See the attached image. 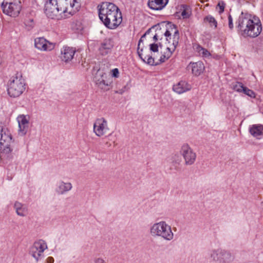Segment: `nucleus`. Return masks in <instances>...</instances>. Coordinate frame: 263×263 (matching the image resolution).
Segmentation results:
<instances>
[{
	"instance_id": "1",
	"label": "nucleus",
	"mask_w": 263,
	"mask_h": 263,
	"mask_svg": "<svg viewBox=\"0 0 263 263\" xmlns=\"http://www.w3.org/2000/svg\"><path fill=\"white\" fill-rule=\"evenodd\" d=\"M80 0H47L45 13L52 19L68 17L78 11Z\"/></svg>"
},
{
	"instance_id": "2",
	"label": "nucleus",
	"mask_w": 263,
	"mask_h": 263,
	"mask_svg": "<svg viewBox=\"0 0 263 263\" xmlns=\"http://www.w3.org/2000/svg\"><path fill=\"white\" fill-rule=\"evenodd\" d=\"M99 16L104 25L110 29L119 26L122 21V16L119 8L114 4L103 2L98 6Z\"/></svg>"
},
{
	"instance_id": "3",
	"label": "nucleus",
	"mask_w": 263,
	"mask_h": 263,
	"mask_svg": "<svg viewBox=\"0 0 263 263\" xmlns=\"http://www.w3.org/2000/svg\"><path fill=\"white\" fill-rule=\"evenodd\" d=\"M237 27L243 36L255 37L261 32L262 26L259 19L250 14L241 13L238 20Z\"/></svg>"
},
{
	"instance_id": "4",
	"label": "nucleus",
	"mask_w": 263,
	"mask_h": 263,
	"mask_svg": "<svg viewBox=\"0 0 263 263\" xmlns=\"http://www.w3.org/2000/svg\"><path fill=\"white\" fill-rule=\"evenodd\" d=\"M166 40V49L160 57L161 63L165 62L172 54L178 44L179 35V31L175 25H170L164 32Z\"/></svg>"
},
{
	"instance_id": "5",
	"label": "nucleus",
	"mask_w": 263,
	"mask_h": 263,
	"mask_svg": "<svg viewBox=\"0 0 263 263\" xmlns=\"http://www.w3.org/2000/svg\"><path fill=\"white\" fill-rule=\"evenodd\" d=\"M26 83L20 72H16L8 80L7 91L8 96L13 98L21 96L25 91Z\"/></svg>"
},
{
	"instance_id": "6",
	"label": "nucleus",
	"mask_w": 263,
	"mask_h": 263,
	"mask_svg": "<svg viewBox=\"0 0 263 263\" xmlns=\"http://www.w3.org/2000/svg\"><path fill=\"white\" fill-rule=\"evenodd\" d=\"M149 232L153 237L161 238L168 241L172 240L174 237L171 226L164 220L153 223L149 228Z\"/></svg>"
},
{
	"instance_id": "7",
	"label": "nucleus",
	"mask_w": 263,
	"mask_h": 263,
	"mask_svg": "<svg viewBox=\"0 0 263 263\" xmlns=\"http://www.w3.org/2000/svg\"><path fill=\"white\" fill-rule=\"evenodd\" d=\"M92 80L99 89L106 91L112 87V81L109 74L99 67H93L92 70Z\"/></svg>"
},
{
	"instance_id": "8",
	"label": "nucleus",
	"mask_w": 263,
	"mask_h": 263,
	"mask_svg": "<svg viewBox=\"0 0 263 263\" xmlns=\"http://www.w3.org/2000/svg\"><path fill=\"white\" fill-rule=\"evenodd\" d=\"M210 258L215 263H231L234 260V256L229 251L222 248L211 250Z\"/></svg>"
},
{
	"instance_id": "9",
	"label": "nucleus",
	"mask_w": 263,
	"mask_h": 263,
	"mask_svg": "<svg viewBox=\"0 0 263 263\" xmlns=\"http://www.w3.org/2000/svg\"><path fill=\"white\" fill-rule=\"evenodd\" d=\"M47 248L46 241L40 239L35 241L30 247L29 254L37 262L44 257V252Z\"/></svg>"
},
{
	"instance_id": "10",
	"label": "nucleus",
	"mask_w": 263,
	"mask_h": 263,
	"mask_svg": "<svg viewBox=\"0 0 263 263\" xmlns=\"http://www.w3.org/2000/svg\"><path fill=\"white\" fill-rule=\"evenodd\" d=\"M179 153L186 165H191L196 161V153L189 144H183L180 147Z\"/></svg>"
},
{
	"instance_id": "11",
	"label": "nucleus",
	"mask_w": 263,
	"mask_h": 263,
	"mask_svg": "<svg viewBox=\"0 0 263 263\" xmlns=\"http://www.w3.org/2000/svg\"><path fill=\"white\" fill-rule=\"evenodd\" d=\"M13 141L10 134L4 133L0 137V156L10 154L13 151Z\"/></svg>"
},
{
	"instance_id": "12",
	"label": "nucleus",
	"mask_w": 263,
	"mask_h": 263,
	"mask_svg": "<svg viewBox=\"0 0 263 263\" xmlns=\"http://www.w3.org/2000/svg\"><path fill=\"white\" fill-rule=\"evenodd\" d=\"M3 12L10 16L16 17L19 14L21 10L20 2L6 3L2 4Z\"/></svg>"
},
{
	"instance_id": "13",
	"label": "nucleus",
	"mask_w": 263,
	"mask_h": 263,
	"mask_svg": "<svg viewBox=\"0 0 263 263\" xmlns=\"http://www.w3.org/2000/svg\"><path fill=\"white\" fill-rule=\"evenodd\" d=\"M107 121L104 118H101L96 120L93 124V130L98 137H101L109 131Z\"/></svg>"
},
{
	"instance_id": "14",
	"label": "nucleus",
	"mask_w": 263,
	"mask_h": 263,
	"mask_svg": "<svg viewBox=\"0 0 263 263\" xmlns=\"http://www.w3.org/2000/svg\"><path fill=\"white\" fill-rule=\"evenodd\" d=\"M16 119L18 124V134L24 136L27 133L29 127L30 117L28 115H20Z\"/></svg>"
},
{
	"instance_id": "15",
	"label": "nucleus",
	"mask_w": 263,
	"mask_h": 263,
	"mask_svg": "<svg viewBox=\"0 0 263 263\" xmlns=\"http://www.w3.org/2000/svg\"><path fill=\"white\" fill-rule=\"evenodd\" d=\"M36 48L41 51H51L54 48L53 44L48 42L44 37H37L34 40Z\"/></svg>"
},
{
	"instance_id": "16",
	"label": "nucleus",
	"mask_w": 263,
	"mask_h": 263,
	"mask_svg": "<svg viewBox=\"0 0 263 263\" xmlns=\"http://www.w3.org/2000/svg\"><path fill=\"white\" fill-rule=\"evenodd\" d=\"M76 52V49L72 47L64 46L61 49V59L62 61L68 63L73 59Z\"/></svg>"
},
{
	"instance_id": "17",
	"label": "nucleus",
	"mask_w": 263,
	"mask_h": 263,
	"mask_svg": "<svg viewBox=\"0 0 263 263\" xmlns=\"http://www.w3.org/2000/svg\"><path fill=\"white\" fill-rule=\"evenodd\" d=\"M72 189V184L71 182L60 180L56 185L55 192L59 195H63L70 191Z\"/></svg>"
},
{
	"instance_id": "18",
	"label": "nucleus",
	"mask_w": 263,
	"mask_h": 263,
	"mask_svg": "<svg viewBox=\"0 0 263 263\" xmlns=\"http://www.w3.org/2000/svg\"><path fill=\"white\" fill-rule=\"evenodd\" d=\"M149 30L147 31L146 33L142 35L141 38L139 41L138 46V53L140 58L146 64L153 66L154 63V59L152 56L145 54V51H144L143 48L140 49V44L142 42V38L144 37L147 33H148Z\"/></svg>"
},
{
	"instance_id": "19",
	"label": "nucleus",
	"mask_w": 263,
	"mask_h": 263,
	"mask_svg": "<svg viewBox=\"0 0 263 263\" xmlns=\"http://www.w3.org/2000/svg\"><path fill=\"white\" fill-rule=\"evenodd\" d=\"M192 86L185 81H180L173 85V90L178 94H182L190 91Z\"/></svg>"
},
{
	"instance_id": "20",
	"label": "nucleus",
	"mask_w": 263,
	"mask_h": 263,
	"mask_svg": "<svg viewBox=\"0 0 263 263\" xmlns=\"http://www.w3.org/2000/svg\"><path fill=\"white\" fill-rule=\"evenodd\" d=\"M251 135L257 139L263 138V125L253 124L249 128Z\"/></svg>"
},
{
	"instance_id": "21",
	"label": "nucleus",
	"mask_w": 263,
	"mask_h": 263,
	"mask_svg": "<svg viewBox=\"0 0 263 263\" xmlns=\"http://www.w3.org/2000/svg\"><path fill=\"white\" fill-rule=\"evenodd\" d=\"M168 0H148V6L153 10H160L168 3Z\"/></svg>"
},
{
	"instance_id": "22",
	"label": "nucleus",
	"mask_w": 263,
	"mask_h": 263,
	"mask_svg": "<svg viewBox=\"0 0 263 263\" xmlns=\"http://www.w3.org/2000/svg\"><path fill=\"white\" fill-rule=\"evenodd\" d=\"M14 208L17 215L20 216L24 217L28 214L27 206L21 202L16 201L14 204Z\"/></svg>"
},
{
	"instance_id": "23",
	"label": "nucleus",
	"mask_w": 263,
	"mask_h": 263,
	"mask_svg": "<svg viewBox=\"0 0 263 263\" xmlns=\"http://www.w3.org/2000/svg\"><path fill=\"white\" fill-rule=\"evenodd\" d=\"M113 47L112 42L110 39H106L102 43L100 51L102 54H107Z\"/></svg>"
},
{
	"instance_id": "24",
	"label": "nucleus",
	"mask_w": 263,
	"mask_h": 263,
	"mask_svg": "<svg viewBox=\"0 0 263 263\" xmlns=\"http://www.w3.org/2000/svg\"><path fill=\"white\" fill-rule=\"evenodd\" d=\"M196 51L203 58H209L211 55V53L207 49L202 47L200 45L197 46Z\"/></svg>"
},
{
	"instance_id": "25",
	"label": "nucleus",
	"mask_w": 263,
	"mask_h": 263,
	"mask_svg": "<svg viewBox=\"0 0 263 263\" xmlns=\"http://www.w3.org/2000/svg\"><path fill=\"white\" fill-rule=\"evenodd\" d=\"M244 87L245 86L242 83L238 82H236L232 85V88L233 89L238 92H242Z\"/></svg>"
},
{
	"instance_id": "26",
	"label": "nucleus",
	"mask_w": 263,
	"mask_h": 263,
	"mask_svg": "<svg viewBox=\"0 0 263 263\" xmlns=\"http://www.w3.org/2000/svg\"><path fill=\"white\" fill-rule=\"evenodd\" d=\"M204 21L208 22L210 26H214V28L217 27V22L212 16L208 15L204 18Z\"/></svg>"
},
{
	"instance_id": "27",
	"label": "nucleus",
	"mask_w": 263,
	"mask_h": 263,
	"mask_svg": "<svg viewBox=\"0 0 263 263\" xmlns=\"http://www.w3.org/2000/svg\"><path fill=\"white\" fill-rule=\"evenodd\" d=\"M109 76L111 78V80L112 81V79H117L120 76V72L118 68H114L111 69L109 73Z\"/></svg>"
},
{
	"instance_id": "28",
	"label": "nucleus",
	"mask_w": 263,
	"mask_h": 263,
	"mask_svg": "<svg viewBox=\"0 0 263 263\" xmlns=\"http://www.w3.org/2000/svg\"><path fill=\"white\" fill-rule=\"evenodd\" d=\"M204 70V67H192V72L196 76H199L203 72Z\"/></svg>"
},
{
	"instance_id": "29",
	"label": "nucleus",
	"mask_w": 263,
	"mask_h": 263,
	"mask_svg": "<svg viewBox=\"0 0 263 263\" xmlns=\"http://www.w3.org/2000/svg\"><path fill=\"white\" fill-rule=\"evenodd\" d=\"M242 92L252 98H255L256 97L255 92L246 86L244 87Z\"/></svg>"
},
{
	"instance_id": "30",
	"label": "nucleus",
	"mask_w": 263,
	"mask_h": 263,
	"mask_svg": "<svg viewBox=\"0 0 263 263\" xmlns=\"http://www.w3.org/2000/svg\"><path fill=\"white\" fill-rule=\"evenodd\" d=\"M225 6H226V4L224 3V2L220 1L218 2V3L216 6V10L220 14L223 12Z\"/></svg>"
},
{
	"instance_id": "31",
	"label": "nucleus",
	"mask_w": 263,
	"mask_h": 263,
	"mask_svg": "<svg viewBox=\"0 0 263 263\" xmlns=\"http://www.w3.org/2000/svg\"><path fill=\"white\" fill-rule=\"evenodd\" d=\"M191 12L187 9H184L181 12V15L184 18H188L190 16Z\"/></svg>"
},
{
	"instance_id": "32",
	"label": "nucleus",
	"mask_w": 263,
	"mask_h": 263,
	"mask_svg": "<svg viewBox=\"0 0 263 263\" xmlns=\"http://www.w3.org/2000/svg\"><path fill=\"white\" fill-rule=\"evenodd\" d=\"M150 50L153 52H157L158 50V46L157 44H152L150 45Z\"/></svg>"
},
{
	"instance_id": "33",
	"label": "nucleus",
	"mask_w": 263,
	"mask_h": 263,
	"mask_svg": "<svg viewBox=\"0 0 263 263\" xmlns=\"http://www.w3.org/2000/svg\"><path fill=\"white\" fill-rule=\"evenodd\" d=\"M228 21H229V27L230 29H232L233 28V18L230 14L228 16Z\"/></svg>"
},
{
	"instance_id": "34",
	"label": "nucleus",
	"mask_w": 263,
	"mask_h": 263,
	"mask_svg": "<svg viewBox=\"0 0 263 263\" xmlns=\"http://www.w3.org/2000/svg\"><path fill=\"white\" fill-rule=\"evenodd\" d=\"M93 263H106L102 257H97L94 259Z\"/></svg>"
},
{
	"instance_id": "35",
	"label": "nucleus",
	"mask_w": 263,
	"mask_h": 263,
	"mask_svg": "<svg viewBox=\"0 0 263 263\" xmlns=\"http://www.w3.org/2000/svg\"><path fill=\"white\" fill-rule=\"evenodd\" d=\"M158 34L159 32L156 33L153 37V39L155 41H157L158 39L162 40V37H160Z\"/></svg>"
},
{
	"instance_id": "36",
	"label": "nucleus",
	"mask_w": 263,
	"mask_h": 263,
	"mask_svg": "<svg viewBox=\"0 0 263 263\" xmlns=\"http://www.w3.org/2000/svg\"><path fill=\"white\" fill-rule=\"evenodd\" d=\"M48 262L49 263H53L54 261L53 258L51 257H49L47 258Z\"/></svg>"
},
{
	"instance_id": "37",
	"label": "nucleus",
	"mask_w": 263,
	"mask_h": 263,
	"mask_svg": "<svg viewBox=\"0 0 263 263\" xmlns=\"http://www.w3.org/2000/svg\"><path fill=\"white\" fill-rule=\"evenodd\" d=\"M259 208L262 211H263V201L260 203Z\"/></svg>"
},
{
	"instance_id": "38",
	"label": "nucleus",
	"mask_w": 263,
	"mask_h": 263,
	"mask_svg": "<svg viewBox=\"0 0 263 263\" xmlns=\"http://www.w3.org/2000/svg\"><path fill=\"white\" fill-rule=\"evenodd\" d=\"M3 130L2 128L0 127V137L1 136V135H3L4 133H2Z\"/></svg>"
},
{
	"instance_id": "39",
	"label": "nucleus",
	"mask_w": 263,
	"mask_h": 263,
	"mask_svg": "<svg viewBox=\"0 0 263 263\" xmlns=\"http://www.w3.org/2000/svg\"><path fill=\"white\" fill-rule=\"evenodd\" d=\"M198 64H199V66H200L201 64V62H198Z\"/></svg>"
}]
</instances>
